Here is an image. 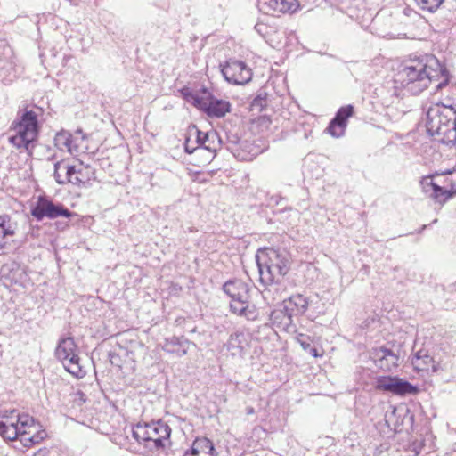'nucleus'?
Listing matches in <instances>:
<instances>
[{
	"label": "nucleus",
	"instance_id": "nucleus-1",
	"mask_svg": "<svg viewBox=\"0 0 456 456\" xmlns=\"http://www.w3.org/2000/svg\"><path fill=\"white\" fill-rule=\"evenodd\" d=\"M438 69L439 63L435 56L411 59L399 72L402 86L412 94H419L437 77Z\"/></svg>",
	"mask_w": 456,
	"mask_h": 456
},
{
	"label": "nucleus",
	"instance_id": "nucleus-2",
	"mask_svg": "<svg viewBox=\"0 0 456 456\" xmlns=\"http://www.w3.org/2000/svg\"><path fill=\"white\" fill-rule=\"evenodd\" d=\"M427 131L435 140L449 144L456 141V110L452 107H431L427 112Z\"/></svg>",
	"mask_w": 456,
	"mask_h": 456
},
{
	"label": "nucleus",
	"instance_id": "nucleus-3",
	"mask_svg": "<svg viewBox=\"0 0 456 456\" xmlns=\"http://www.w3.org/2000/svg\"><path fill=\"white\" fill-rule=\"evenodd\" d=\"M37 118L38 114L33 110L25 109L22 112H18L11 126V132H13V134L8 137L13 147L31 154L39 134Z\"/></svg>",
	"mask_w": 456,
	"mask_h": 456
},
{
	"label": "nucleus",
	"instance_id": "nucleus-4",
	"mask_svg": "<svg viewBox=\"0 0 456 456\" xmlns=\"http://www.w3.org/2000/svg\"><path fill=\"white\" fill-rule=\"evenodd\" d=\"M181 94L187 102L204 111L210 118H222L231 110L229 102L214 97L206 89L201 93H194L189 87H184Z\"/></svg>",
	"mask_w": 456,
	"mask_h": 456
},
{
	"label": "nucleus",
	"instance_id": "nucleus-5",
	"mask_svg": "<svg viewBox=\"0 0 456 456\" xmlns=\"http://www.w3.org/2000/svg\"><path fill=\"white\" fill-rule=\"evenodd\" d=\"M224 291L231 297V311L248 320L257 318V310L255 305L248 302V287L241 281H229L224 285Z\"/></svg>",
	"mask_w": 456,
	"mask_h": 456
},
{
	"label": "nucleus",
	"instance_id": "nucleus-6",
	"mask_svg": "<svg viewBox=\"0 0 456 456\" xmlns=\"http://www.w3.org/2000/svg\"><path fill=\"white\" fill-rule=\"evenodd\" d=\"M170 433L169 426L162 421L138 423L133 428L134 438L151 449L163 448Z\"/></svg>",
	"mask_w": 456,
	"mask_h": 456
},
{
	"label": "nucleus",
	"instance_id": "nucleus-7",
	"mask_svg": "<svg viewBox=\"0 0 456 456\" xmlns=\"http://www.w3.org/2000/svg\"><path fill=\"white\" fill-rule=\"evenodd\" d=\"M55 354L67 371L77 378L84 375V370L79 363L77 346L72 338L61 339L55 350Z\"/></svg>",
	"mask_w": 456,
	"mask_h": 456
},
{
	"label": "nucleus",
	"instance_id": "nucleus-8",
	"mask_svg": "<svg viewBox=\"0 0 456 456\" xmlns=\"http://www.w3.org/2000/svg\"><path fill=\"white\" fill-rule=\"evenodd\" d=\"M375 389L380 392L391 393L396 395H416L417 387L397 376L383 375L375 379Z\"/></svg>",
	"mask_w": 456,
	"mask_h": 456
},
{
	"label": "nucleus",
	"instance_id": "nucleus-9",
	"mask_svg": "<svg viewBox=\"0 0 456 456\" xmlns=\"http://www.w3.org/2000/svg\"><path fill=\"white\" fill-rule=\"evenodd\" d=\"M22 419L19 437L16 441H19L26 448H31L45 440L47 435L39 423L28 415H23Z\"/></svg>",
	"mask_w": 456,
	"mask_h": 456
},
{
	"label": "nucleus",
	"instance_id": "nucleus-10",
	"mask_svg": "<svg viewBox=\"0 0 456 456\" xmlns=\"http://www.w3.org/2000/svg\"><path fill=\"white\" fill-rule=\"evenodd\" d=\"M22 419L19 437L16 441H19L26 448H31L45 440L47 435L39 423L28 415H23Z\"/></svg>",
	"mask_w": 456,
	"mask_h": 456
},
{
	"label": "nucleus",
	"instance_id": "nucleus-11",
	"mask_svg": "<svg viewBox=\"0 0 456 456\" xmlns=\"http://www.w3.org/2000/svg\"><path fill=\"white\" fill-rule=\"evenodd\" d=\"M75 214L64 208L61 204H55L51 200L40 196L35 206L31 208V216L37 221L45 217L54 219L59 216L71 217Z\"/></svg>",
	"mask_w": 456,
	"mask_h": 456
},
{
	"label": "nucleus",
	"instance_id": "nucleus-12",
	"mask_svg": "<svg viewBox=\"0 0 456 456\" xmlns=\"http://www.w3.org/2000/svg\"><path fill=\"white\" fill-rule=\"evenodd\" d=\"M23 415L16 410H3L0 411V436L8 441H16L20 431Z\"/></svg>",
	"mask_w": 456,
	"mask_h": 456
},
{
	"label": "nucleus",
	"instance_id": "nucleus-13",
	"mask_svg": "<svg viewBox=\"0 0 456 456\" xmlns=\"http://www.w3.org/2000/svg\"><path fill=\"white\" fill-rule=\"evenodd\" d=\"M221 71L225 80L234 85H245L252 78L251 69L241 61L229 60Z\"/></svg>",
	"mask_w": 456,
	"mask_h": 456
},
{
	"label": "nucleus",
	"instance_id": "nucleus-14",
	"mask_svg": "<svg viewBox=\"0 0 456 456\" xmlns=\"http://www.w3.org/2000/svg\"><path fill=\"white\" fill-rule=\"evenodd\" d=\"M17 224L8 215L0 216V250H11L16 235Z\"/></svg>",
	"mask_w": 456,
	"mask_h": 456
},
{
	"label": "nucleus",
	"instance_id": "nucleus-15",
	"mask_svg": "<svg viewBox=\"0 0 456 456\" xmlns=\"http://www.w3.org/2000/svg\"><path fill=\"white\" fill-rule=\"evenodd\" d=\"M354 114V107L352 105H346L341 107L336 116L330 122L327 127L328 133L333 137H341L345 134L346 127L347 126V119Z\"/></svg>",
	"mask_w": 456,
	"mask_h": 456
},
{
	"label": "nucleus",
	"instance_id": "nucleus-16",
	"mask_svg": "<svg viewBox=\"0 0 456 456\" xmlns=\"http://www.w3.org/2000/svg\"><path fill=\"white\" fill-rule=\"evenodd\" d=\"M77 168L75 166L69 165L65 160L57 161L54 164L53 176L59 184L71 183L76 185H81L82 178L77 175Z\"/></svg>",
	"mask_w": 456,
	"mask_h": 456
},
{
	"label": "nucleus",
	"instance_id": "nucleus-17",
	"mask_svg": "<svg viewBox=\"0 0 456 456\" xmlns=\"http://www.w3.org/2000/svg\"><path fill=\"white\" fill-rule=\"evenodd\" d=\"M261 274L268 273L273 278L283 276L289 271L286 258H256Z\"/></svg>",
	"mask_w": 456,
	"mask_h": 456
},
{
	"label": "nucleus",
	"instance_id": "nucleus-18",
	"mask_svg": "<svg viewBox=\"0 0 456 456\" xmlns=\"http://www.w3.org/2000/svg\"><path fill=\"white\" fill-rule=\"evenodd\" d=\"M374 355L378 359L379 368L384 371L391 372L399 366V355L385 346L374 349Z\"/></svg>",
	"mask_w": 456,
	"mask_h": 456
},
{
	"label": "nucleus",
	"instance_id": "nucleus-19",
	"mask_svg": "<svg viewBox=\"0 0 456 456\" xmlns=\"http://www.w3.org/2000/svg\"><path fill=\"white\" fill-rule=\"evenodd\" d=\"M411 364L414 370L418 373H430L438 370V365L436 363L432 356L428 351L421 349L419 350L411 359Z\"/></svg>",
	"mask_w": 456,
	"mask_h": 456
},
{
	"label": "nucleus",
	"instance_id": "nucleus-20",
	"mask_svg": "<svg viewBox=\"0 0 456 456\" xmlns=\"http://www.w3.org/2000/svg\"><path fill=\"white\" fill-rule=\"evenodd\" d=\"M183 456H218L213 442L205 437H197Z\"/></svg>",
	"mask_w": 456,
	"mask_h": 456
},
{
	"label": "nucleus",
	"instance_id": "nucleus-21",
	"mask_svg": "<svg viewBox=\"0 0 456 456\" xmlns=\"http://www.w3.org/2000/svg\"><path fill=\"white\" fill-rule=\"evenodd\" d=\"M308 307V300L301 294L291 296L287 301L285 308L289 316H297L305 314Z\"/></svg>",
	"mask_w": 456,
	"mask_h": 456
},
{
	"label": "nucleus",
	"instance_id": "nucleus-22",
	"mask_svg": "<svg viewBox=\"0 0 456 456\" xmlns=\"http://www.w3.org/2000/svg\"><path fill=\"white\" fill-rule=\"evenodd\" d=\"M54 144L61 151H66L70 154L77 153V146L74 144L72 134L68 131H61L55 134Z\"/></svg>",
	"mask_w": 456,
	"mask_h": 456
},
{
	"label": "nucleus",
	"instance_id": "nucleus-23",
	"mask_svg": "<svg viewBox=\"0 0 456 456\" xmlns=\"http://www.w3.org/2000/svg\"><path fill=\"white\" fill-rule=\"evenodd\" d=\"M443 174L438 171V175L435 178L434 186L432 187L431 194L429 196L435 202L444 205L449 199L452 198V193L449 192L444 186H442L439 182L443 178Z\"/></svg>",
	"mask_w": 456,
	"mask_h": 456
},
{
	"label": "nucleus",
	"instance_id": "nucleus-24",
	"mask_svg": "<svg viewBox=\"0 0 456 456\" xmlns=\"http://www.w3.org/2000/svg\"><path fill=\"white\" fill-rule=\"evenodd\" d=\"M194 133L196 134V142L198 144L199 151L208 150L210 152L216 151V147L214 145L215 139L216 138V133H204L197 129L195 126L193 127Z\"/></svg>",
	"mask_w": 456,
	"mask_h": 456
},
{
	"label": "nucleus",
	"instance_id": "nucleus-25",
	"mask_svg": "<svg viewBox=\"0 0 456 456\" xmlns=\"http://www.w3.org/2000/svg\"><path fill=\"white\" fill-rule=\"evenodd\" d=\"M268 5L273 11L284 13L296 11L298 4L297 0H269Z\"/></svg>",
	"mask_w": 456,
	"mask_h": 456
},
{
	"label": "nucleus",
	"instance_id": "nucleus-26",
	"mask_svg": "<svg viewBox=\"0 0 456 456\" xmlns=\"http://www.w3.org/2000/svg\"><path fill=\"white\" fill-rule=\"evenodd\" d=\"M443 174V178H440L439 183L442 186H444L445 189L452 193V197L456 194V170L455 169H447L445 171L440 172Z\"/></svg>",
	"mask_w": 456,
	"mask_h": 456
},
{
	"label": "nucleus",
	"instance_id": "nucleus-27",
	"mask_svg": "<svg viewBox=\"0 0 456 456\" xmlns=\"http://www.w3.org/2000/svg\"><path fill=\"white\" fill-rule=\"evenodd\" d=\"M438 175V171H436L433 174L426 175L422 177L420 181V186L422 191L429 198L432 191V187L434 186L435 178Z\"/></svg>",
	"mask_w": 456,
	"mask_h": 456
},
{
	"label": "nucleus",
	"instance_id": "nucleus-28",
	"mask_svg": "<svg viewBox=\"0 0 456 456\" xmlns=\"http://www.w3.org/2000/svg\"><path fill=\"white\" fill-rule=\"evenodd\" d=\"M419 8L424 11L435 12L444 2V0H415Z\"/></svg>",
	"mask_w": 456,
	"mask_h": 456
},
{
	"label": "nucleus",
	"instance_id": "nucleus-29",
	"mask_svg": "<svg viewBox=\"0 0 456 456\" xmlns=\"http://www.w3.org/2000/svg\"><path fill=\"white\" fill-rule=\"evenodd\" d=\"M297 343H299V345L305 351H308L312 347L311 346V338L308 336H305L304 334H299L297 337Z\"/></svg>",
	"mask_w": 456,
	"mask_h": 456
},
{
	"label": "nucleus",
	"instance_id": "nucleus-30",
	"mask_svg": "<svg viewBox=\"0 0 456 456\" xmlns=\"http://www.w3.org/2000/svg\"><path fill=\"white\" fill-rule=\"evenodd\" d=\"M265 253L267 256H270V255H276V256H279V255L277 254V252L273 248H260L256 254V257H258L259 256V254H264Z\"/></svg>",
	"mask_w": 456,
	"mask_h": 456
},
{
	"label": "nucleus",
	"instance_id": "nucleus-31",
	"mask_svg": "<svg viewBox=\"0 0 456 456\" xmlns=\"http://www.w3.org/2000/svg\"><path fill=\"white\" fill-rule=\"evenodd\" d=\"M199 149H200V147L196 146V147H191V145H190V139H187L185 143H184V150L187 153L189 154H191L193 153L194 151H199Z\"/></svg>",
	"mask_w": 456,
	"mask_h": 456
},
{
	"label": "nucleus",
	"instance_id": "nucleus-32",
	"mask_svg": "<svg viewBox=\"0 0 456 456\" xmlns=\"http://www.w3.org/2000/svg\"><path fill=\"white\" fill-rule=\"evenodd\" d=\"M308 352L311 354L312 356H314V358H318V357H322L323 354H324V351L322 349L321 351H319L317 348L315 347H311Z\"/></svg>",
	"mask_w": 456,
	"mask_h": 456
},
{
	"label": "nucleus",
	"instance_id": "nucleus-33",
	"mask_svg": "<svg viewBox=\"0 0 456 456\" xmlns=\"http://www.w3.org/2000/svg\"><path fill=\"white\" fill-rule=\"evenodd\" d=\"M77 175L82 178L81 185L86 184L87 181H89V176L86 175L82 169H77Z\"/></svg>",
	"mask_w": 456,
	"mask_h": 456
}]
</instances>
